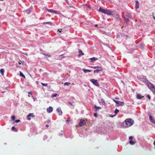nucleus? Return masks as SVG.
<instances>
[{
	"mask_svg": "<svg viewBox=\"0 0 155 155\" xmlns=\"http://www.w3.org/2000/svg\"><path fill=\"white\" fill-rule=\"evenodd\" d=\"M12 130H14V131L15 132H17L18 130L17 129L15 128L14 127H12Z\"/></svg>",
	"mask_w": 155,
	"mask_h": 155,
	"instance_id": "obj_21",
	"label": "nucleus"
},
{
	"mask_svg": "<svg viewBox=\"0 0 155 155\" xmlns=\"http://www.w3.org/2000/svg\"><path fill=\"white\" fill-rule=\"evenodd\" d=\"M47 73H44L43 74H46Z\"/></svg>",
	"mask_w": 155,
	"mask_h": 155,
	"instance_id": "obj_53",
	"label": "nucleus"
},
{
	"mask_svg": "<svg viewBox=\"0 0 155 155\" xmlns=\"http://www.w3.org/2000/svg\"><path fill=\"white\" fill-rule=\"evenodd\" d=\"M115 116V115H114V116H110V117H113L114 116Z\"/></svg>",
	"mask_w": 155,
	"mask_h": 155,
	"instance_id": "obj_49",
	"label": "nucleus"
},
{
	"mask_svg": "<svg viewBox=\"0 0 155 155\" xmlns=\"http://www.w3.org/2000/svg\"><path fill=\"white\" fill-rule=\"evenodd\" d=\"M31 12V9L30 8H29L28 9H27L26 11H25V12L28 14L30 13Z\"/></svg>",
	"mask_w": 155,
	"mask_h": 155,
	"instance_id": "obj_18",
	"label": "nucleus"
},
{
	"mask_svg": "<svg viewBox=\"0 0 155 155\" xmlns=\"http://www.w3.org/2000/svg\"><path fill=\"white\" fill-rule=\"evenodd\" d=\"M85 6H87V5L86 4H85Z\"/></svg>",
	"mask_w": 155,
	"mask_h": 155,
	"instance_id": "obj_55",
	"label": "nucleus"
},
{
	"mask_svg": "<svg viewBox=\"0 0 155 155\" xmlns=\"http://www.w3.org/2000/svg\"><path fill=\"white\" fill-rule=\"evenodd\" d=\"M98 58H97L94 57L90 58V59L91 60V61L92 62H94V61L98 60Z\"/></svg>",
	"mask_w": 155,
	"mask_h": 155,
	"instance_id": "obj_10",
	"label": "nucleus"
},
{
	"mask_svg": "<svg viewBox=\"0 0 155 155\" xmlns=\"http://www.w3.org/2000/svg\"><path fill=\"white\" fill-rule=\"evenodd\" d=\"M32 97H33V98L34 99V101H35V99L33 97V96H32Z\"/></svg>",
	"mask_w": 155,
	"mask_h": 155,
	"instance_id": "obj_48",
	"label": "nucleus"
},
{
	"mask_svg": "<svg viewBox=\"0 0 155 155\" xmlns=\"http://www.w3.org/2000/svg\"><path fill=\"white\" fill-rule=\"evenodd\" d=\"M94 107L95 109V111H97V110H99L101 108V107H97L96 105H95Z\"/></svg>",
	"mask_w": 155,
	"mask_h": 155,
	"instance_id": "obj_17",
	"label": "nucleus"
},
{
	"mask_svg": "<svg viewBox=\"0 0 155 155\" xmlns=\"http://www.w3.org/2000/svg\"><path fill=\"white\" fill-rule=\"evenodd\" d=\"M85 120H80L79 125L80 127H82L85 124Z\"/></svg>",
	"mask_w": 155,
	"mask_h": 155,
	"instance_id": "obj_5",
	"label": "nucleus"
},
{
	"mask_svg": "<svg viewBox=\"0 0 155 155\" xmlns=\"http://www.w3.org/2000/svg\"><path fill=\"white\" fill-rule=\"evenodd\" d=\"M30 94H29V95H28V96L30 97Z\"/></svg>",
	"mask_w": 155,
	"mask_h": 155,
	"instance_id": "obj_57",
	"label": "nucleus"
},
{
	"mask_svg": "<svg viewBox=\"0 0 155 155\" xmlns=\"http://www.w3.org/2000/svg\"><path fill=\"white\" fill-rule=\"evenodd\" d=\"M83 71L85 73H86L87 72H90L91 71L90 70H87V69H83Z\"/></svg>",
	"mask_w": 155,
	"mask_h": 155,
	"instance_id": "obj_20",
	"label": "nucleus"
},
{
	"mask_svg": "<svg viewBox=\"0 0 155 155\" xmlns=\"http://www.w3.org/2000/svg\"><path fill=\"white\" fill-rule=\"evenodd\" d=\"M135 143V142H134V141H132V140H130L129 142V143H130V144L131 145H133Z\"/></svg>",
	"mask_w": 155,
	"mask_h": 155,
	"instance_id": "obj_22",
	"label": "nucleus"
},
{
	"mask_svg": "<svg viewBox=\"0 0 155 155\" xmlns=\"http://www.w3.org/2000/svg\"><path fill=\"white\" fill-rule=\"evenodd\" d=\"M153 144L155 146V141L153 143Z\"/></svg>",
	"mask_w": 155,
	"mask_h": 155,
	"instance_id": "obj_46",
	"label": "nucleus"
},
{
	"mask_svg": "<svg viewBox=\"0 0 155 155\" xmlns=\"http://www.w3.org/2000/svg\"><path fill=\"white\" fill-rule=\"evenodd\" d=\"M79 53L80 54H81V55H83L84 53H83L82 51L81 50H79Z\"/></svg>",
	"mask_w": 155,
	"mask_h": 155,
	"instance_id": "obj_33",
	"label": "nucleus"
},
{
	"mask_svg": "<svg viewBox=\"0 0 155 155\" xmlns=\"http://www.w3.org/2000/svg\"><path fill=\"white\" fill-rule=\"evenodd\" d=\"M149 119L151 122L155 124V120L153 117L150 115H149Z\"/></svg>",
	"mask_w": 155,
	"mask_h": 155,
	"instance_id": "obj_6",
	"label": "nucleus"
},
{
	"mask_svg": "<svg viewBox=\"0 0 155 155\" xmlns=\"http://www.w3.org/2000/svg\"><path fill=\"white\" fill-rule=\"evenodd\" d=\"M44 137H45V139H46L47 138V137L46 136H44Z\"/></svg>",
	"mask_w": 155,
	"mask_h": 155,
	"instance_id": "obj_42",
	"label": "nucleus"
},
{
	"mask_svg": "<svg viewBox=\"0 0 155 155\" xmlns=\"http://www.w3.org/2000/svg\"><path fill=\"white\" fill-rule=\"evenodd\" d=\"M90 81L95 85L97 86H99V84L97 82V80L94 79L90 80Z\"/></svg>",
	"mask_w": 155,
	"mask_h": 155,
	"instance_id": "obj_4",
	"label": "nucleus"
},
{
	"mask_svg": "<svg viewBox=\"0 0 155 155\" xmlns=\"http://www.w3.org/2000/svg\"><path fill=\"white\" fill-rule=\"evenodd\" d=\"M30 94H29V95H28V96L30 97Z\"/></svg>",
	"mask_w": 155,
	"mask_h": 155,
	"instance_id": "obj_56",
	"label": "nucleus"
},
{
	"mask_svg": "<svg viewBox=\"0 0 155 155\" xmlns=\"http://www.w3.org/2000/svg\"><path fill=\"white\" fill-rule=\"evenodd\" d=\"M147 97H148V98L150 100V96L148 95V94H147Z\"/></svg>",
	"mask_w": 155,
	"mask_h": 155,
	"instance_id": "obj_37",
	"label": "nucleus"
},
{
	"mask_svg": "<svg viewBox=\"0 0 155 155\" xmlns=\"http://www.w3.org/2000/svg\"><path fill=\"white\" fill-rule=\"evenodd\" d=\"M31 94V93H30V92H28V94Z\"/></svg>",
	"mask_w": 155,
	"mask_h": 155,
	"instance_id": "obj_52",
	"label": "nucleus"
},
{
	"mask_svg": "<svg viewBox=\"0 0 155 155\" xmlns=\"http://www.w3.org/2000/svg\"><path fill=\"white\" fill-rule=\"evenodd\" d=\"M57 111L59 113V115H61L62 114V112L60 107H58L57 109Z\"/></svg>",
	"mask_w": 155,
	"mask_h": 155,
	"instance_id": "obj_9",
	"label": "nucleus"
},
{
	"mask_svg": "<svg viewBox=\"0 0 155 155\" xmlns=\"http://www.w3.org/2000/svg\"><path fill=\"white\" fill-rule=\"evenodd\" d=\"M68 103L70 105H71L73 106V107H74V105L71 103L70 102H68Z\"/></svg>",
	"mask_w": 155,
	"mask_h": 155,
	"instance_id": "obj_34",
	"label": "nucleus"
},
{
	"mask_svg": "<svg viewBox=\"0 0 155 155\" xmlns=\"http://www.w3.org/2000/svg\"><path fill=\"white\" fill-rule=\"evenodd\" d=\"M137 99H140L143 97L140 94H138L137 95Z\"/></svg>",
	"mask_w": 155,
	"mask_h": 155,
	"instance_id": "obj_12",
	"label": "nucleus"
},
{
	"mask_svg": "<svg viewBox=\"0 0 155 155\" xmlns=\"http://www.w3.org/2000/svg\"><path fill=\"white\" fill-rule=\"evenodd\" d=\"M90 67L91 68H94V69H97V68H99V69L101 68L99 66H91V67Z\"/></svg>",
	"mask_w": 155,
	"mask_h": 155,
	"instance_id": "obj_15",
	"label": "nucleus"
},
{
	"mask_svg": "<svg viewBox=\"0 0 155 155\" xmlns=\"http://www.w3.org/2000/svg\"><path fill=\"white\" fill-rule=\"evenodd\" d=\"M20 120H17L15 121V122L18 123L20 122Z\"/></svg>",
	"mask_w": 155,
	"mask_h": 155,
	"instance_id": "obj_36",
	"label": "nucleus"
},
{
	"mask_svg": "<svg viewBox=\"0 0 155 155\" xmlns=\"http://www.w3.org/2000/svg\"><path fill=\"white\" fill-rule=\"evenodd\" d=\"M139 4L138 1H136L135 2V8L137 9L139 8Z\"/></svg>",
	"mask_w": 155,
	"mask_h": 155,
	"instance_id": "obj_13",
	"label": "nucleus"
},
{
	"mask_svg": "<svg viewBox=\"0 0 155 155\" xmlns=\"http://www.w3.org/2000/svg\"><path fill=\"white\" fill-rule=\"evenodd\" d=\"M99 10L102 13L108 15H112V12L111 10H110L105 9L103 8H100Z\"/></svg>",
	"mask_w": 155,
	"mask_h": 155,
	"instance_id": "obj_3",
	"label": "nucleus"
},
{
	"mask_svg": "<svg viewBox=\"0 0 155 155\" xmlns=\"http://www.w3.org/2000/svg\"><path fill=\"white\" fill-rule=\"evenodd\" d=\"M124 20L125 21V22H126V23H127L129 21V20L127 19H124Z\"/></svg>",
	"mask_w": 155,
	"mask_h": 155,
	"instance_id": "obj_32",
	"label": "nucleus"
},
{
	"mask_svg": "<svg viewBox=\"0 0 155 155\" xmlns=\"http://www.w3.org/2000/svg\"><path fill=\"white\" fill-rule=\"evenodd\" d=\"M102 68H101V69H97V70H94V73H99L100 71H102Z\"/></svg>",
	"mask_w": 155,
	"mask_h": 155,
	"instance_id": "obj_14",
	"label": "nucleus"
},
{
	"mask_svg": "<svg viewBox=\"0 0 155 155\" xmlns=\"http://www.w3.org/2000/svg\"><path fill=\"white\" fill-rule=\"evenodd\" d=\"M28 116V117H34L35 116L33 115V114L32 113H30Z\"/></svg>",
	"mask_w": 155,
	"mask_h": 155,
	"instance_id": "obj_25",
	"label": "nucleus"
},
{
	"mask_svg": "<svg viewBox=\"0 0 155 155\" xmlns=\"http://www.w3.org/2000/svg\"><path fill=\"white\" fill-rule=\"evenodd\" d=\"M153 18L155 20V16H153Z\"/></svg>",
	"mask_w": 155,
	"mask_h": 155,
	"instance_id": "obj_47",
	"label": "nucleus"
},
{
	"mask_svg": "<svg viewBox=\"0 0 155 155\" xmlns=\"http://www.w3.org/2000/svg\"><path fill=\"white\" fill-rule=\"evenodd\" d=\"M116 99L117 100L119 99V98H116Z\"/></svg>",
	"mask_w": 155,
	"mask_h": 155,
	"instance_id": "obj_54",
	"label": "nucleus"
},
{
	"mask_svg": "<svg viewBox=\"0 0 155 155\" xmlns=\"http://www.w3.org/2000/svg\"><path fill=\"white\" fill-rule=\"evenodd\" d=\"M46 127H49V125H46Z\"/></svg>",
	"mask_w": 155,
	"mask_h": 155,
	"instance_id": "obj_44",
	"label": "nucleus"
},
{
	"mask_svg": "<svg viewBox=\"0 0 155 155\" xmlns=\"http://www.w3.org/2000/svg\"><path fill=\"white\" fill-rule=\"evenodd\" d=\"M11 118H12V120H14L15 119V116H12L11 117Z\"/></svg>",
	"mask_w": 155,
	"mask_h": 155,
	"instance_id": "obj_31",
	"label": "nucleus"
},
{
	"mask_svg": "<svg viewBox=\"0 0 155 155\" xmlns=\"http://www.w3.org/2000/svg\"><path fill=\"white\" fill-rule=\"evenodd\" d=\"M133 137L132 136H130L129 137V139L130 140H131L133 139Z\"/></svg>",
	"mask_w": 155,
	"mask_h": 155,
	"instance_id": "obj_35",
	"label": "nucleus"
},
{
	"mask_svg": "<svg viewBox=\"0 0 155 155\" xmlns=\"http://www.w3.org/2000/svg\"><path fill=\"white\" fill-rule=\"evenodd\" d=\"M44 55H45L46 56H48L49 57L50 56V55H49L48 54H44Z\"/></svg>",
	"mask_w": 155,
	"mask_h": 155,
	"instance_id": "obj_38",
	"label": "nucleus"
},
{
	"mask_svg": "<svg viewBox=\"0 0 155 155\" xmlns=\"http://www.w3.org/2000/svg\"><path fill=\"white\" fill-rule=\"evenodd\" d=\"M69 121V120H67L66 121V122H68Z\"/></svg>",
	"mask_w": 155,
	"mask_h": 155,
	"instance_id": "obj_43",
	"label": "nucleus"
},
{
	"mask_svg": "<svg viewBox=\"0 0 155 155\" xmlns=\"http://www.w3.org/2000/svg\"><path fill=\"white\" fill-rule=\"evenodd\" d=\"M125 122L126 125L125 126V128L128 127L132 126L134 123V120L130 118L126 119L125 120Z\"/></svg>",
	"mask_w": 155,
	"mask_h": 155,
	"instance_id": "obj_1",
	"label": "nucleus"
},
{
	"mask_svg": "<svg viewBox=\"0 0 155 155\" xmlns=\"http://www.w3.org/2000/svg\"><path fill=\"white\" fill-rule=\"evenodd\" d=\"M57 95H58V94H52L51 95V97L52 98H53V97H56Z\"/></svg>",
	"mask_w": 155,
	"mask_h": 155,
	"instance_id": "obj_27",
	"label": "nucleus"
},
{
	"mask_svg": "<svg viewBox=\"0 0 155 155\" xmlns=\"http://www.w3.org/2000/svg\"><path fill=\"white\" fill-rule=\"evenodd\" d=\"M65 137H66V138H68V137H69V136H66V135H65Z\"/></svg>",
	"mask_w": 155,
	"mask_h": 155,
	"instance_id": "obj_50",
	"label": "nucleus"
},
{
	"mask_svg": "<svg viewBox=\"0 0 155 155\" xmlns=\"http://www.w3.org/2000/svg\"><path fill=\"white\" fill-rule=\"evenodd\" d=\"M21 61H20L19 62V64H21Z\"/></svg>",
	"mask_w": 155,
	"mask_h": 155,
	"instance_id": "obj_45",
	"label": "nucleus"
},
{
	"mask_svg": "<svg viewBox=\"0 0 155 155\" xmlns=\"http://www.w3.org/2000/svg\"><path fill=\"white\" fill-rule=\"evenodd\" d=\"M46 10H47L48 12H51L54 13H57L58 12L55 11L53 10L52 9H46Z\"/></svg>",
	"mask_w": 155,
	"mask_h": 155,
	"instance_id": "obj_11",
	"label": "nucleus"
},
{
	"mask_svg": "<svg viewBox=\"0 0 155 155\" xmlns=\"http://www.w3.org/2000/svg\"><path fill=\"white\" fill-rule=\"evenodd\" d=\"M50 120H48V123H50Z\"/></svg>",
	"mask_w": 155,
	"mask_h": 155,
	"instance_id": "obj_51",
	"label": "nucleus"
},
{
	"mask_svg": "<svg viewBox=\"0 0 155 155\" xmlns=\"http://www.w3.org/2000/svg\"><path fill=\"white\" fill-rule=\"evenodd\" d=\"M71 83H68V82H65L64 83V85H67V86H68Z\"/></svg>",
	"mask_w": 155,
	"mask_h": 155,
	"instance_id": "obj_28",
	"label": "nucleus"
},
{
	"mask_svg": "<svg viewBox=\"0 0 155 155\" xmlns=\"http://www.w3.org/2000/svg\"><path fill=\"white\" fill-rule=\"evenodd\" d=\"M99 103L103 105H104L105 104L104 101L103 99L101 100L100 101H99Z\"/></svg>",
	"mask_w": 155,
	"mask_h": 155,
	"instance_id": "obj_16",
	"label": "nucleus"
},
{
	"mask_svg": "<svg viewBox=\"0 0 155 155\" xmlns=\"http://www.w3.org/2000/svg\"><path fill=\"white\" fill-rule=\"evenodd\" d=\"M48 24L51 25H52V23L50 22H44L43 23V24Z\"/></svg>",
	"mask_w": 155,
	"mask_h": 155,
	"instance_id": "obj_24",
	"label": "nucleus"
},
{
	"mask_svg": "<svg viewBox=\"0 0 155 155\" xmlns=\"http://www.w3.org/2000/svg\"><path fill=\"white\" fill-rule=\"evenodd\" d=\"M53 110V108L51 106L49 107L47 109V111L48 113H51V112Z\"/></svg>",
	"mask_w": 155,
	"mask_h": 155,
	"instance_id": "obj_7",
	"label": "nucleus"
},
{
	"mask_svg": "<svg viewBox=\"0 0 155 155\" xmlns=\"http://www.w3.org/2000/svg\"><path fill=\"white\" fill-rule=\"evenodd\" d=\"M94 117H97V114H96V113H94Z\"/></svg>",
	"mask_w": 155,
	"mask_h": 155,
	"instance_id": "obj_41",
	"label": "nucleus"
},
{
	"mask_svg": "<svg viewBox=\"0 0 155 155\" xmlns=\"http://www.w3.org/2000/svg\"><path fill=\"white\" fill-rule=\"evenodd\" d=\"M127 18H131V17L130 14H128L127 15Z\"/></svg>",
	"mask_w": 155,
	"mask_h": 155,
	"instance_id": "obj_29",
	"label": "nucleus"
},
{
	"mask_svg": "<svg viewBox=\"0 0 155 155\" xmlns=\"http://www.w3.org/2000/svg\"><path fill=\"white\" fill-rule=\"evenodd\" d=\"M119 110H118L117 109H116L114 111V113H115V115H116L117 114V113L119 112Z\"/></svg>",
	"mask_w": 155,
	"mask_h": 155,
	"instance_id": "obj_23",
	"label": "nucleus"
},
{
	"mask_svg": "<svg viewBox=\"0 0 155 155\" xmlns=\"http://www.w3.org/2000/svg\"><path fill=\"white\" fill-rule=\"evenodd\" d=\"M0 72L2 75H3L4 72V69L3 68H2V69H1L0 70Z\"/></svg>",
	"mask_w": 155,
	"mask_h": 155,
	"instance_id": "obj_19",
	"label": "nucleus"
},
{
	"mask_svg": "<svg viewBox=\"0 0 155 155\" xmlns=\"http://www.w3.org/2000/svg\"><path fill=\"white\" fill-rule=\"evenodd\" d=\"M124 103L123 102H121L118 101V102L116 104V106H122L124 105Z\"/></svg>",
	"mask_w": 155,
	"mask_h": 155,
	"instance_id": "obj_8",
	"label": "nucleus"
},
{
	"mask_svg": "<svg viewBox=\"0 0 155 155\" xmlns=\"http://www.w3.org/2000/svg\"><path fill=\"white\" fill-rule=\"evenodd\" d=\"M20 76L23 77L24 78H25V76L21 72H20Z\"/></svg>",
	"mask_w": 155,
	"mask_h": 155,
	"instance_id": "obj_26",
	"label": "nucleus"
},
{
	"mask_svg": "<svg viewBox=\"0 0 155 155\" xmlns=\"http://www.w3.org/2000/svg\"><path fill=\"white\" fill-rule=\"evenodd\" d=\"M1 55V54H0V56Z\"/></svg>",
	"mask_w": 155,
	"mask_h": 155,
	"instance_id": "obj_58",
	"label": "nucleus"
},
{
	"mask_svg": "<svg viewBox=\"0 0 155 155\" xmlns=\"http://www.w3.org/2000/svg\"><path fill=\"white\" fill-rule=\"evenodd\" d=\"M113 100L116 103V104H117V102H118V101L114 99H113Z\"/></svg>",
	"mask_w": 155,
	"mask_h": 155,
	"instance_id": "obj_40",
	"label": "nucleus"
},
{
	"mask_svg": "<svg viewBox=\"0 0 155 155\" xmlns=\"http://www.w3.org/2000/svg\"><path fill=\"white\" fill-rule=\"evenodd\" d=\"M41 84H42V85L43 86H46L48 85L47 84H44V83H41Z\"/></svg>",
	"mask_w": 155,
	"mask_h": 155,
	"instance_id": "obj_30",
	"label": "nucleus"
},
{
	"mask_svg": "<svg viewBox=\"0 0 155 155\" xmlns=\"http://www.w3.org/2000/svg\"><path fill=\"white\" fill-rule=\"evenodd\" d=\"M146 80L147 85L149 88L150 89L154 94H155V87L147 80Z\"/></svg>",
	"mask_w": 155,
	"mask_h": 155,
	"instance_id": "obj_2",
	"label": "nucleus"
},
{
	"mask_svg": "<svg viewBox=\"0 0 155 155\" xmlns=\"http://www.w3.org/2000/svg\"><path fill=\"white\" fill-rule=\"evenodd\" d=\"M27 119L28 120H30L31 119L30 117H28V115L27 116Z\"/></svg>",
	"mask_w": 155,
	"mask_h": 155,
	"instance_id": "obj_39",
	"label": "nucleus"
}]
</instances>
